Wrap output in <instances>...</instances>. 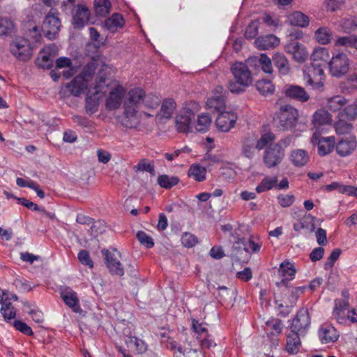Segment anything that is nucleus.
Segmentation results:
<instances>
[{
	"mask_svg": "<svg viewBox=\"0 0 357 357\" xmlns=\"http://www.w3.org/2000/svg\"><path fill=\"white\" fill-rule=\"evenodd\" d=\"M109 73L110 68L106 64H102L96 75L95 82H91L89 85L85 105L87 114H93L98 111L99 99L102 94L106 92L108 86L107 79Z\"/></svg>",
	"mask_w": 357,
	"mask_h": 357,
	"instance_id": "nucleus-1",
	"label": "nucleus"
},
{
	"mask_svg": "<svg viewBox=\"0 0 357 357\" xmlns=\"http://www.w3.org/2000/svg\"><path fill=\"white\" fill-rule=\"evenodd\" d=\"M102 64H104L102 61L93 59L84 67L81 74L76 76L66 86L67 93L69 95L78 96L84 89H89L91 84L89 82H95L96 75Z\"/></svg>",
	"mask_w": 357,
	"mask_h": 357,
	"instance_id": "nucleus-2",
	"label": "nucleus"
},
{
	"mask_svg": "<svg viewBox=\"0 0 357 357\" xmlns=\"http://www.w3.org/2000/svg\"><path fill=\"white\" fill-rule=\"evenodd\" d=\"M234 80L228 82V89L233 93H241L252 84L253 78L248 66L242 62H236L231 66Z\"/></svg>",
	"mask_w": 357,
	"mask_h": 357,
	"instance_id": "nucleus-3",
	"label": "nucleus"
},
{
	"mask_svg": "<svg viewBox=\"0 0 357 357\" xmlns=\"http://www.w3.org/2000/svg\"><path fill=\"white\" fill-rule=\"evenodd\" d=\"M276 115L277 126L282 130L294 128L298 118V110L289 105H281Z\"/></svg>",
	"mask_w": 357,
	"mask_h": 357,
	"instance_id": "nucleus-4",
	"label": "nucleus"
},
{
	"mask_svg": "<svg viewBox=\"0 0 357 357\" xmlns=\"http://www.w3.org/2000/svg\"><path fill=\"white\" fill-rule=\"evenodd\" d=\"M144 95V91L141 88H135L129 91L123 102V114L126 119L135 118Z\"/></svg>",
	"mask_w": 357,
	"mask_h": 357,
	"instance_id": "nucleus-5",
	"label": "nucleus"
},
{
	"mask_svg": "<svg viewBox=\"0 0 357 357\" xmlns=\"http://www.w3.org/2000/svg\"><path fill=\"white\" fill-rule=\"evenodd\" d=\"M11 54L18 60L27 61L32 57L33 47L25 38H17L10 44Z\"/></svg>",
	"mask_w": 357,
	"mask_h": 357,
	"instance_id": "nucleus-6",
	"label": "nucleus"
},
{
	"mask_svg": "<svg viewBox=\"0 0 357 357\" xmlns=\"http://www.w3.org/2000/svg\"><path fill=\"white\" fill-rule=\"evenodd\" d=\"M105 262L112 275L121 277L124 275V269L120 261L121 254L116 249L112 250H104L102 251Z\"/></svg>",
	"mask_w": 357,
	"mask_h": 357,
	"instance_id": "nucleus-7",
	"label": "nucleus"
},
{
	"mask_svg": "<svg viewBox=\"0 0 357 357\" xmlns=\"http://www.w3.org/2000/svg\"><path fill=\"white\" fill-rule=\"evenodd\" d=\"M284 157V151L280 143L271 144L265 150L263 162L267 168L280 165Z\"/></svg>",
	"mask_w": 357,
	"mask_h": 357,
	"instance_id": "nucleus-8",
	"label": "nucleus"
},
{
	"mask_svg": "<svg viewBox=\"0 0 357 357\" xmlns=\"http://www.w3.org/2000/svg\"><path fill=\"white\" fill-rule=\"evenodd\" d=\"M329 72L333 77H340L345 75L349 69V60L344 53L333 55L328 63Z\"/></svg>",
	"mask_w": 357,
	"mask_h": 357,
	"instance_id": "nucleus-9",
	"label": "nucleus"
},
{
	"mask_svg": "<svg viewBox=\"0 0 357 357\" xmlns=\"http://www.w3.org/2000/svg\"><path fill=\"white\" fill-rule=\"evenodd\" d=\"M194 119L195 114L191 109H184L182 110L175 119L177 131L183 133L192 132V120Z\"/></svg>",
	"mask_w": 357,
	"mask_h": 357,
	"instance_id": "nucleus-10",
	"label": "nucleus"
},
{
	"mask_svg": "<svg viewBox=\"0 0 357 357\" xmlns=\"http://www.w3.org/2000/svg\"><path fill=\"white\" fill-rule=\"evenodd\" d=\"M310 317L307 309H301L293 319L291 324V332L304 334L310 328Z\"/></svg>",
	"mask_w": 357,
	"mask_h": 357,
	"instance_id": "nucleus-11",
	"label": "nucleus"
},
{
	"mask_svg": "<svg viewBox=\"0 0 357 357\" xmlns=\"http://www.w3.org/2000/svg\"><path fill=\"white\" fill-rule=\"evenodd\" d=\"M284 51L291 55L293 59L298 63H304L309 57V53L305 47L295 40L287 43L284 46Z\"/></svg>",
	"mask_w": 357,
	"mask_h": 357,
	"instance_id": "nucleus-12",
	"label": "nucleus"
},
{
	"mask_svg": "<svg viewBox=\"0 0 357 357\" xmlns=\"http://www.w3.org/2000/svg\"><path fill=\"white\" fill-rule=\"evenodd\" d=\"M357 147L356 137L349 135L338 141L335 145L337 155L341 157H347L351 155Z\"/></svg>",
	"mask_w": 357,
	"mask_h": 357,
	"instance_id": "nucleus-13",
	"label": "nucleus"
},
{
	"mask_svg": "<svg viewBox=\"0 0 357 357\" xmlns=\"http://www.w3.org/2000/svg\"><path fill=\"white\" fill-rule=\"evenodd\" d=\"M283 92L286 97L300 102H306L310 100V95L305 89L298 85L287 84L284 86Z\"/></svg>",
	"mask_w": 357,
	"mask_h": 357,
	"instance_id": "nucleus-14",
	"label": "nucleus"
},
{
	"mask_svg": "<svg viewBox=\"0 0 357 357\" xmlns=\"http://www.w3.org/2000/svg\"><path fill=\"white\" fill-rule=\"evenodd\" d=\"M237 115L231 112H220L215 120L218 129L222 132H228L236 122Z\"/></svg>",
	"mask_w": 357,
	"mask_h": 357,
	"instance_id": "nucleus-15",
	"label": "nucleus"
},
{
	"mask_svg": "<svg viewBox=\"0 0 357 357\" xmlns=\"http://www.w3.org/2000/svg\"><path fill=\"white\" fill-rule=\"evenodd\" d=\"M61 297L65 304L74 312H79L81 307L77 293L69 287H63L60 291Z\"/></svg>",
	"mask_w": 357,
	"mask_h": 357,
	"instance_id": "nucleus-16",
	"label": "nucleus"
},
{
	"mask_svg": "<svg viewBox=\"0 0 357 357\" xmlns=\"http://www.w3.org/2000/svg\"><path fill=\"white\" fill-rule=\"evenodd\" d=\"M312 144H317L318 153L321 156H324L331 153L335 147V137H321L318 139L317 135L314 134L311 138Z\"/></svg>",
	"mask_w": 357,
	"mask_h": 357,
	"instance_id": "nucleus-17",
	"label": "nucleus"
},
{
	"mask_svg": "<svg viewBox=\"0 0 357 357\" xmlns=\"http://www.w3.org/2000/svg\"><path fill=\"white\" fill-rule=\"evenodd\" d=\"M318 336L322 344L335 342L339 338V333L334 326L328 324H322L319 331Z\"/></svg>",
	"mask_w": 357,
	"mask_h": 357,
	"instance_id": "nucleus-18",
	"label": "nucleus"
},
{
	"mask_svg": "<svg viewBox=\"0 0 357 357\" xmlns=\"http://www.w3.org/2000/svg\"><path fill=\"white\" fill-rule=\"evenodd\" d=\"M126 95V89L121 86L113 89L106 100V107L109 110H114L119 107Z\"/></svg>",
	"mask_w": 357,
	"mask_h": 357,
	"instance_id": "nucleus-19",
	"label": "nucleus"
},
{
	"mask_svg": "<svg viewBox=\"0 0 357 357\" xmlns=\"http://www.w3.org/2000/svg\"><path fill=\"white\" fill-rule=\"evenodd\" d=\"M242 154L251 159L255 155L257 144V137L254 134L245 135L241 141Z\"/></svg>",
	"mask_w": 357,
	"mask_h": 357,
	"instance_id": "nucleus-20",
	"label": "nucleus"
},
{
	"mask_svg": "<svg viewBox=\"0 0 357 357\" xmlns=\"http://www.w3.org/2000/svg\"><path fill=\"white\" fill-rule=\"evenodd\" d=\"M278 273L283 278L280 282H277L276 285L278 287H287V282L291 280L294 278L296 270L291 263L289 261H284L280 264Z\"/></svg>",
	"mask_w": 357,
	"mask_h": 357,
	"instance_id": "nucleus-21",
	"label": "nucleus"
},
{
	"mask_svg": "<svg viewBox=\"0 0 357 357\" xmlns=\"http://www.w3.org/2000/svg\"><path fill=\"white\" fill-rule=\"evenodd\" d=\"M280 43V38L273 34L258 37L255 40V47L261 50L275 48Z\"/></svg>",
	"mask_w": 357,
	"mask_h": 357,
	"instance_id": "nucleus-22",
	"label": "nucleus"
},
{
	"mask_svg": "<svg viewBox=\"0 0 357 357\" xmlns=\"http://www.w3.org/2000/svg\"><path fill=\"white\" fill-rule=\"evenodd\" d=\"M325 65L319 62H312L311 66L305 71V79L309 85L313 84V79L324 77V67Z\"/></svg>",
	"mask_w": 357,
	"mask_h": 357,
	"instance_id": "nucleus-23",
	"label": "nucleus"
},
{
	"mask_svg": "<svg viewBox=\"0 0 357 357\" xmlns=\"http://www.w3.org/2000/svg\"><path fill=\"white\" fill-rule=\"evenodd\" d=\"M275 66L280 75H287L291 71V66L286 56L280 52L275 53L272 58Z\"/></svg>",
	"mask_w": 357,
	"mask_h": 357,
	"instance_id": "nucleus-24",
	"label": "nucleus"
},
{
	"mask_svg": "<svg viewBox=\"0 0 357 357\" xmlns=\"http://www.w3.org/2000/svg\"><path fill=\"white\" fill-rule=\"evenodd\" d=\"M176 107V104L174 99H165L162 102L160 112L157 114V118L160 120L171 119Z\"/></svg>",
	"mask_w": 357,
	"mask_h": 357,
	"instance_id": "nucleus-25",
	"label": "nucleus"
},
{
	"mask_svg": "<svg viewBox=\"0 0 357 357\" xmlns=\"http://www.w3.org/2000/svg\"><path fill=\"white\" fill-rule=\"evenodd\" d=\"M305 289V287H298L294 288L291 291L289 296L287 298V301H284L286 304V309L284 311L281 312L283 316H287L289 314L290 308L293 307L296 305L298 297L303 294Z\"/></svg>",
	"mask_w": 357,
	"mask_h": 357,
	"instance_id": "nucleus-26",
	"label": "nucleus"
},
{
	"mask_svg": "<svg viewBox=\"0 0 357 357\" xmlns=\"http://www.w3.org/2000/svg\"><path fill=\"white\" fill-rule=\"evenodd\" d=\"M73 22H89L91 12L87 6L77 4L72 10Z\"/></svg>",
	"mask_w": 357,
	"mask_h": 357,
	"instance_id": "nucleus-27",
	"label": "nucleus"
},
{
	"mask_svg": "<svg viewBox=\"0 0 357 357\" xmlns=\"http://www.w3.org/2000/svg\"><path fill=\"white\" fill-rule=\"evenodd\" d=\"M349 306L347 300L336 299L335 300V306L333 310V316L338 322H343L346 317V310Z\"/></svg>",
	"mask_w": 357,
	"mask_h": 357,
	"instance_id": "nucleus-28",
	"label": "nucleus"
},
{
	"mask_svg": "<svg viewBox=\"0 0 357 357\" xmlns=\"http://www.w3.org/2000/svg\"><path fill=\"white\" fill-rule=\"evenodd\" d=\"M308 153L303 149L293 150L290 154V160L293 165L298 167L305 166L309 161Z\"/></svg>",
	"mask_w": 357,
	"mask_h": 357,
	"instance_id": "nucleus-29",
	"label": "nucleus"
},
{
	"mask_svg": "<svg viewBox=\"0 0 357 357\" xmlns=\"http://www.w3.org/2000/svg\"><path fill=\"white\" fill-rule=\"evenodd\" d=\"M299 334L296 332H291L287 337L286 350L290 354H297L301 347Z\"/></svg>",
	"mask_w": 357,
	"mask_h": 357,
	"instance_id": "nucleus-30",
	"label": "nucleus"
},
{
	"mask_svg": "<svg viewBox=\"0 0 357 357\" xmlns=\"http://www.w3.org/2000/svg\"><path fill=\"white\" fill-rule=\"evenodd\" d=\"M340 91L344 94H351L357 89V74L350 75L340 84Z\"/></svg>",
	"mask_w": 357,
	"mask_h": 357,
	"instance_id": "nucleus-31",
	"label": "nucleus"
},
{
	"mask_svg": "<svg viewBox=\"0 0 357 357\" xmlns=\"http://www.w3.org/2000/svg\"><path fill=\"white\" fill-rule=\"evenodd\" d=\"M347 103V100L340 95L334 96L326 100L327 108L333 112L340 110Z\"/></svg>",
	"mask_w": 357,
	"mask_h": 357,
	"instance_id": "nucleus-32",
	"label": "nucleus"
},
{
	"mask_svg": "<svg viewBox=\"0 0 357 357\" xmlns=\"http://www.w3.org/2000/svg\"><path fill=\"white\" fill-rule=\"evenodd\" d=\"M314 218L311 215H305L298 222L294 223V229L296 231H301L303 229H307L310 232H313L315 229V225L312 222Z\"/></svg>",
	"mask_w": 357,
	"mask_h": 357,
	"instance_id": "nucleus-33",
	"label": "nucleus"
},
{
	"mask_svg": "<svg viewBox=\"0 0 357 357\" xmlns=\"http://www.w3.org/2000/svg\"><path fill=\"white\" fill-rule=\"evenodd\" d=\"M256 65H259L264 73L271 74L273 71L272 61L266 54L262 53L259 57H255L252 60Z\"/></svg>",
	"mask_w": 357,
	"mask_h": 357,
	"instance_id": "nucleus-34",
	"label": "nucleus"
},
{
	"mask_svg": "<svg viewBox=\"0 0 357 357\" xmlns=\"http://www.w3.org/2000/svg\"><path fill=\"white\" fill-rule=\"evenodd\" d=\"M93 6L97 16L106 17L109 13L112 3L109 0H95Z\"/></svg>",
	"mask_w": 357,
	"mask_h": 357,
	"instance_id": "nucleus-35",
	"label": "nucleus"
},
{
	"mask_svg": "<svg viewBox=\"0 0 357 357\" xmlns=\"http://www.w3.org/2000/svg\"><path fill=\"white\" fill-rule=\"evenodd\" d=\"M206 173L205 167L199 164H192L188 169V175L192 177L195 181L202 182L206 179Z\"/></svg>",
	"mask_w": 357,
	"mask_h": 357,
	"instance_id": "nucleus-36",
	"label": "nucleus"
},
{
	"mask_svg": "<svg viewBox=\"0 0 357 357\" xmlns=\"http://www.w3.org/2000/svg\"><path fill=\"white\" fill-rule=\"evenodd\" d=\"M211 117L208 114H202L197 116L195 128L196 131L206 132L211 125Z\"/></svg>",
	"mask_w": 357,
	"mask_h": 357,
	"instance_id": "nucleus-37",
	"label": "nucleus"
},
{
	"mask_svg": "<svg viewBox=\"0 0 357 357\" xmlns=\"http://www.w3.org/2000/svg\"><path fill=\"white\" fill-rule=\"evenodd\" d=\"M278 177H271L268 176H265L261 183L256 187V192L257 193H262L268 191L273 188H275V184L278 183Z\"/></svg>",
	"mask_w": 357,
	"mask_h": 357,
	"instance_id": "nucleus-38",
	"label": "nucleus"
},
{
	"mask_svg": "<svg viewBox=\"0 0 357 357\" xmlns=\"http://www.w3.org/2000/svg\"><path fill=\"white\" fill-rule=\"evenodd\" d=\"M331 121V115L324 109L317 110L313 115L312 122L314 126L328 124Z\"/></svg>",
	"mask_w": 357,
	"mask_h": 357,
	"instance_id": "nucleus-39",
	"label": "nucleus"
},
{
	"mask_svg": "<svg viewBox=\"0 0 357 357\" xmlns=\"http://www.w3.org/2000/svg\"><path fill=\"white\" fill-rule=\"evenodd\" d=\"M314 38L319 43L326 45L331 42L332 33L327 27H321L315 31Z\"/></svg>",
	"mask_w": 357,
	"mask_h": 357,
	"instance_id": "nucleus-40",
	"label": "nucleus"
},
{
	"mask_svg": "<svg viewBox=\"0 0 357 357\" xmlns=\"http://www.w3.org/2000/svg\"><path fill=\"white\" fill-rule=\"evenodd\" d=\"M256 89L261 95L272 94L274 92L275 87L269 79H261L256 82Z\"/></svg>",
	"mask_w": 357,
	"mask_h": 357,
	"instance_id": "nucleus-41",
	"label": "nucleus"
},
{
	"mask_svg": "<svg viewBox=\"0 0 357 357\" xmlns=\"http://www.w3.org/2000/svg\"><path fill=\"white\" fill-rule=\"evenodd\" d=\"M225 98L222 96H211L208 98L206 104L208 108L214 109L217 112H221L225 107Z\"/></svg>",
	"mask_w": 357,
	"mask_h": 357,
	"instance_id": "nucleus-42",
	"label": "nucleus"
},
{
	"mask_svg": "<svg viewBox=\"0 0 357 357\" xmlns=\"http://www.w3.org/2000/svg\"><path fill=\"white\" fill-rule=\"evenodd\" d=\"M328 58L329 52L328 50L324 47L316 49L311 55L312 62H320L323 63V65L326 64Z\"/></svg>",
	"mask_w": 357,
	"mask_h": 357,
	"instance_id": "nucleus-43",
	"label": "nucleus"
},
{
	"mask_svg": "<svg viewBox=\"0 0 357 357\" xmlns=\"http://www.w3.org/2000/svg\"><path fill=\"white\" fill-rule=\"evenodd\" d=\"M179 179L176 176H169L166 174L159 176L158 178V184L164 188L169 189L178 184Z\"/></svg>",
	"mask_w": 357,
	"mask_h": 357,
	"instance_id": "nucleus-44",
	"label": "nucleus"
},
{
	"mask_svg": "<svg viewBox=\"0 0 357 357\" xmlns=\"http://www.w3.org/2000/svg\"><path fill=\"white\" fill-rule=\"evenodd\" d=\"M335 45L344 46L347 47H355L357 49V36L349 35L339 37L335 42Z\"/></svg>",
	"mask_w": 357,
	"mask_h": 357,
	"instance_id": "nucleus-45",
	"label": "nucleus"
},
{
	"mask_svg": "<svg viewBox=\"0 0 357 357\" xmlns=\"http://www.w3.org/2000/svg\"><path fill=\"white\" fill-rule=\"evenodd\" d=\"M266 331L273 335H279L282 330V321L278 319H271L266 321Z\"/></svg>",
	"mask_w": 357,
	"mask_h": 357,
	"instance_id": "nucleus-46",
	"label": "nucleus"
},
{
	"mask_svg": "<svg viewBox=\"0 0 357 357\" xmlns=\"http://www.w3.org/2000/svg\"><path fill=\"white\" fill-rule=\"evenodd\" d=\"M142 103H144L147 108L155 109L160 105V98L153 94H144L142 97Z\"/></svg>",
	"mask_w": 357,
	"mask_h": 357,
	"instance_id": "nucleus-47",
	"label": "nucleus"
},
{
	"mask_svg": "<svg viewBox=\"0 0 357 357\" xmlns=\"http://www.w3.org/2000/svg\"><path fill=\"white\" fill-rule=\"evenodd\" d=\"M126 344L128 346L135 345L136 351L140 354H144L147 349V346L144 341L135 336L129 337L128 340H126Z\"/></svg>",
	"mask_w": 357,
	"mask_h": 357,
	"instance_id": "nucleus-48",
	"label": "nucleus"
},
{
	"mask_svg": "<svg viewBox=\"0 0 357 357\" xmlns=\"http://www.w3.org/2000/svg\"><path fill=\"white\" fill-rule=\"evenodd\" d=\"M37 65L43 69H50L54 64L53 59L50 54L43 52L36 59Z\"/></svg>",
	"mask_w": 357,
	"mask_h": 357,
	"instance_id": "nucleus-49",
	"label": "nucleus"
},
{
	"mask_svg": "<svg viewBox=\"0 0 357 357\" xmlns=\"http://www.w3.org/2000/svg\"><path fill=\"white\" fill-rule=\"evenodd\" d=\"M0 311L6 321L15 317L16 310L10 302L3 304Z\"/></svg>",
	"mask_w": 357,
	"mask_h": 357,
	"instance_id": "nucleus-50",
	"label": "nucleus"
},
{
	"mask_svg": "<svg viewBox=\"0 0 357 357\" xmlns=\"http://www.w3.org/2000/svg\"><path fill=\"white\" fill-rule=\"evenodd\" d=\"M337 135H347L350 133L352 130V125L344 120H340L334 125Z\"/></svg>",
	"mask_w": 357,
	"mask_h": 357,
	"instance_id": "nucleus-51",
	"label": "nucleus"
},
{
	"mask_svg": "<svg viewBox=\"0 0 357 357\" xmlns=\"http://www.w3.org/2000/svg\"><path fill=\"white\" fill-rule=\"evenodd\" d=\"M341 114L348 120H355L357 118V99L353 103L346 106Z\"/></svg>",
	"mask_w": 357,
	"mask_h": 357,
	"instance_id": "nucleus-52",
	"label": "nucleus"
},
{
	"mask_svg": "<svg viewBox=\"0 0 357 357\" xmlns=\"http://www.w3.org/2000/svg\"><path fill=\"white\" fill-rule=\"evenodd\" d=\"M292 26L289 31V36L291 38V40H295L296 39H300L303 37V33L301 30V27H306L309 24H291Z\"/></svg>",
	"mask_w": 357,
	"mask_h": 357,
	"instance_id": "nucleus-53",
	"label": "nucleus"
},
{
	"mask_svg": "<svg viewBox=\"0 0 357 357\" xmlns=\"http://www.w3.org/2000/svg\"><path fill=\"white\" fill-rule=\"evenodd\" d=\"M275 139V135L272 132H266L261 135L260 139H257L256 149L261 150L268 143L273 142Z\"/></svg>",
	"mask_w": 357,
	"mask_h": 357,
	"instance_id": "nucleus-54",
	"label": "nucleus"
},
{
	"mask_svg": "<svg viewBox=\"0 0 357 357\" xmlns=\"http://www.w3.org/2000/svg\"><path fill=\"white\" fill-rule=\"evenodd\" d=\"M181 243L185 248H192L198 243V239L194 234L185 232L181 236Z\"/></svg>",
	"mask_w": 357,
	"mask_h": 357,
	"instance_id": "nucleus-55",
	"label": "nucleus"
},
{
	"mask_svg": "<svg viewBox=\"0 0 357 357\" xmlns=\"http://www.w3.org/2000/svg\"><path fill=\"white\" fill-rule=\"evenodd\" d=\"M134 168L136 171L149 172L153 176L155 174L153 165L151 162H147L146 159L140 160Z\"/></svg>",
	"mask_w": 357,
	"mask_h": 357,
	"instance_id": "nucleus-56",
	"label": "nucleus"
},
{
	"mask_svg": "<svg viewBox=\"0 0 357 357\" xmlns=\"http://www.w3.org/2000/svg\"><path fill=\"white\" fill-rule=\"evenodd\" d=\"M137 238L144 245L148 248H151L154 245L153 238L143 231H139L137 233Z\"/></svg>",
	"mask_w": 357,
	"mask_h": 357,
	"instance_id": "nucleus-57",
	"label": "nucleus"
},
{
	"mask_svg": "<svg viewBox=\"0 0 357 357\" xmlns=\"http://www.w3.org/2000/svg\"><path fill=\"white\" fill-rule=\"evenodd\" d=\"M309 17L300 11H294L287 17V22H309Z\"/></svg>",
	"mask_w": 357,
	"mask_h": 357,
	"instance_id": "nucleus-58",
	"label": "nucleus"
},
{
	"mask_svg": "<svg viewBox=\"0 0 357 357\" xmlns=\"http://www.w3.org/2000/svg\"><path fill=\"white\" fill-rule=\"evenodd\" d=\"M278 204L283 208L291 206L295 202V197L294 195H284L280 194L277 197Z\"/></svg>",
	"mask_w": 357,
	"mask_h": 357,
	"instance_id": "nucleus-59",
	"label": "nucleus"
},
{
	"mask_svg": "<svg viewBox=\"0 0 357 357\" xmlns=\"http://www.w3.org/2000/svg\"><path fill=\"white\" fill-rule=\"evenodd\" d=\"M77 258L80 263L90 268L93 267V262L90 257L89 253L85 250H82L79 252Z\"/></svg>",
	"mask_w": 357,
	"mask_h": 357,
	"instance_id": "nucleus-60",
	"label": "nucleus"
},
{
	"mask_svg": "<svg viewBox=\"0 0 357 357\" xmlns=\"http://www.w3.org/2000/svg\"><path fill=\"white\" fill-rule=\"evenodd\" d=\"M14 327L23 334L29 336H31L33 335V332L30 326H29L26 323L22 322V321L16 320L13 324Z\"/></svg>",
	"mask_w": 357,
	"mask_h": 357,
	"instance_id": "nucleus-61",
	"label": "nucleus"
},
{
	"mask_svg": "<svg viewBox=\"0 0 357 357\" xmlns=\"http://www.w3.org/2000/svg\"><path fill=\"white\" fill-rule=\"evenodd\" d=\"M341 250L339 248H336L332 251L329 257L328 258L327 261L324 264V268L326 270L331 268L335 262V261L339 258L341 254Z\"/></svg>",
	"mask_w": 357,
	"mask_h": 357,
	"instance_id": "nucleus-62",
	"label": "nucleus"
},
{
	"mask_svg": "<svg viewBox=\"0 0 357 357\" xmlns=\"http://www.w3.org/2000/svg\"><path fill=\"white\" fill-rule=\"evenodd\" d=\"M233 254L238 257L239 252H245L246 253L245 238H238L233 245Z\"/></svg>",
	"mask_w": 357,
	"mask_h": 357,
	"instance_id": "nucleus-63",
	"label": "nucleus"
},
{
	"mask_svg": "<svg viewBox=\"0 0 357 357\" xmlns=\"http://www.w3.org/2000/svg\"><path fill=\"white\" fill-rule=\"evenodd\" d=\"M258 34L257 24H249L245 31V37L248 39H253Z\"/></svg>",
	"mask_w": 357,
	"mask_h": 357,
	"instance_id": "nucleus-64",
	"label": "nucleus"
}]
</instances>
